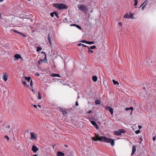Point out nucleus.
<instances>
[{
  "label": "nucleus",
  "instance_id": "1",
  "mask_svg": "<svg viewBox=\"0 0 156 156\" xmlns=\"http://www.w3.org/2000/svg\"><path fill=\"white\" fill-rule=\"evenodd\" d=\"M95 138L94 137H91L92 139L95 141L99 140L100 141L105 142L108 143H110L112 146H114V145L115 142L113 139H109L104 136L100 137L98 135L96 134H95Z\"/></svg>",
  "mask_w": 156,
  "mask_h": 156
},
{
  "label": "nucleus",
  "instance_id": "2",
  "mask_svg": "<svg viewBox=\"0 0 156 156\" xmlns=\"http://www.w3.org/2000/svg\"><path fill=\"white\" fill-rule=\"evenodd\" d=\"M77 8L79 10L85 13H87L88 12V8L87 6L83 4L78 5Z\"/></svg>",
  "mask_w": 156,
  "mask_h": 156
},
{
  "label": "nucleus",
  "instance_id": "3",
  "mask_svg": "<svg viewBox=\"0 0 156 156\" xmlns=\"http://www.w3.org/2000/svg\"><path fill=\"white\" fill-rule=\"evenodd\" d=\"M53 6L59 9L67 8V6L63 4L55 3L53 4Z\"/></svg>",
  "mask_w": 156,
  "mask_h": 156
},
{
  "label": "nucleus",
  "instance_id": "4",
  "mask_svg": "<svg viewBox=\"0 0 156 156\" xmlns=\"http://www.w3.org/2000/svg\"><path fill=\"white\" fill-rule=\"evenodd\" d=\"M125 132V131L124 129H120L117 131H115L114 133L116 135L119 136L121 135L122 133H124Z\"/></svg>",
  "mask_w": 156,
  "mask_h": 156
},
{
  "label": "nucleus",
  "instance_id": "5",
  "mask_svg": "<svg viewBox=\"0 0 156 156\" xmlns=\"http://www.w3.org/2000/svg\"><path fill=\"white\" fill-rule=\"evenodd\" d=\"M133 14L130 13H127L124 15V17L125 18H133Z\"/></svg>",
  "mask_w": 156,
  "mask_h": 156
},
{
  "label": "nucleus",
  "instance_id": "6",
  "mask_svg": "<svg viewBox=\"0 0 156 156\" xmlns=\"http://www.w3.org/2000/svg\"><path fill=\"white\" fill-rule=\"evenodd\" d=\"M3 76L2 78L5 82H6L7 80V78L8 77L9 75L7 74V73L6 72L3 73Z\"/></svg>",
  "mask_w": 156,
  "mask_h": 156
},
{
  "label": "nucleus",
  "instance_id": "7",
  "mask_svg": "<svg viewBox=\"0 0 156 156\" xmlns=\"http://www.w3.org/2000/svg\"><path fill=\"white\" fill-rule=\"evenodd\" d=\"M14 57H15L14 59V60L15 61L17 60L19 58H20L22 60H23L21 55L20 54H16L14 56Z\"/></svg>",
  "mask_w": 156,
  "mask_h": 156
},
{
  "label": "nucleus",
  "instance_id": "8",
  "mask_svg": "<svg viewBox=\"0 0 156 156\" xmlns=\"http://www.w3.org/2000/svg\"><path fill=\"white\" fill-rule=\"evenodd\" d=\"M43 62L47 63V60L46 58V56L45 55V58L44 59H40L38 61V63L39 64H41Z\"/></svg>",
  "mask_w": 156,
  "mask_h": 156
},
{
  "label": "nucleus",
  "instance_id": "9",
  "mask_svg": "<svg viewBox=\"0 0 156 156\" xmlns=\"http://www.w3.org/2000/svg\"><path fill=\"white\" fill-rule=\"evenodd\" d=\"M105 109L107 111H108L111 113V115H113V109L110 107H106Z\"/></svg>",
  "mask_w": 156,
  "mask_h": 156
},
{
  "label": "nucleus",
  "instance_id": "10",
  "mask_svg": "<svg viewBox=\"0 0 156 156\" xmlns=\"http://www.w3.org/2000/svg\"><path fill=\"white\" fill-rule=\"evenodd\" d=\"M48 40L49 41V43L51 45H52V43L54 42V40L52 38H51L49 36V34H48Z\"/></svg>",
  "mask_w": 156,
  "mask_h": 156
},
{
  "label": "nucleus",
  "instance_id": "11",
  "mask_svg": "<svg viewBox=\"0 0 156 156\" xmlns=\"http://www.w3.org/2000/svg\"><path fill=\"white\" fill-rule=\"evenodd\" d=\"M24 78H23H23H22L21 80V81L22 83L23 84V85L25 87H27V88H29V86L27 84L26 82L25 81H24Z\"/></svg>",
  "mask_w": 156,
  "mask_h": 156
},
{
  "label": "nucleus",
  "instance_id": "12",
  "mask_svg": "<svg viewBox=\"0 0 156 156\" xmlns=\"http://www.w3.org/2000/svg\"><path fill=\"white\" fill-rule=\"evenodd\" d=\"M31 137L30 139L31 140H36L37 139V137L33 133H30Z\"/></svg>",
  "mask_w": 156,
  "mask_h": 156
},
{
  "label": "nucleus",
  "instance_id": "13",
  "mask_svg": "<svg viewBox=\"0 0 156 156\" xmlns=\"http://www.w3.org/2000/svg\"><path fill=\"white\" fill-rule=\"evenodd\" d=\"M32 150L34 152H36L38 150V149L36 146L33 145L32 147Z\"/></svg>",
  "mask_w": 156,
  "mask_h": 156
},
{
  "label": "nucleus",
  "instance_id": "14",
  "mask_svg": "<svg viewBox=\"0 0 156 156\" xmlns=\"http://www.w3.org/2000/svg\"><path fill=\"white\" fill-rule=\"evenodd\" d=\"M136 147L135 145H133L132 148V152L131 155H132L136 151Z\"/></svg>",
  "mask_w": 156,
  "mask_h": 156
},
{
  "label": "nucleus",
  "instance_id": "15",
  "mask_svg": "<svg viewBox=\"0 0 156 156\" xmlns=\"http://www.w3.org/2000/svg\"><path fill=\"white\" fill-rule=\"evenodd\" d=\"M60 110L62 112V114L66 116V111L65 109H63L62 108H60Z\"/></svg>",
  "mask_w": 156,
  "mask_h": 156
},
{
  "label": "nucleus",
  "instance_id": "16",
  "mask_svg": "<svg viewBox=\"0 0 156 156\" xmlns=\"http://www.w3.org/2000/svg\"><path fill=\"white\" fill-rule=\"evenodd\" d=\"M91 123L92 124V125H93V126H94L95 127V128L97 129H98V126L96 122L95 121H92L91 122Z\"/></svg>",
  "mask_w": 156,
  "mask_h": 156
},
{
  "label": "nucleus",
  "instance_id": "17",
  "mask_svg": "<svg viewBox=\"0 0 156 156\" xmlns=\"http://www.w3.org/2000/svg\"><path fill=\"white\" fill-rule=\"evenodd\" d=\"M57 156H64V154L61 152L58 151L57 153Z\"/></svg>",
  "mask_w": 156,
  "mask_h": 156
},
{
  "label": "nucleus",
  "instance_id": "18",
  "mask_svg": "<svg viewBox=\"0 0 156 156\" xmlns=\"http://www.w3.org/2000/svg\"><path fill=\"white\" fill-rule=\"evenodd\" d=\"M10 126H9V125L5 127V129L6 130V132H10L11 129H10Z\"/></svg>",
  "mask_w": 156,
  "mask_h": 156
},
{
  "label": "nucleus",
  "instance_id": "19",
  "mask_svg": "<svg viewBox=\"0 0 156 156\" xmlns=\"http://www.w3.org/2000/svg\"><path fill=\"white\" fill-rule=\"evenodd\" d=\"M23 78H24L25 80H27L28 83L31 81V78L30 77H23Z\"/></svg>",
  "mask_w": 156,
  "mask_h": 156
},
{
  "label": "nucleus",
  "instance_id": "20",
  "mask_svg": "<svg viewBox=\"0 0 156 156\" xmlns=\"http://www.w3.org/2000/svg\"><path fill=\"white\" fill-rule=\"evenodd\" d=\"M92 80L94 82H96L97 80V77L96 76H94L92 77Z\"/></svg>",
  "mask_w": 156,
  "mask_h": 156
},
{
  "label": "nucleus",
  "instance_id": "21",
  "mask_svg": "<svg viewBox=\"0 0 156 156\" xmlns=\"http://www.w3.org/2000/svg\"><path fill=\"white\" fill-rule=\"evenodd\" d=\"M51 76H52L53 77H56V76L58 77H60L59 75L58 74H55V73H53V74H52L51 75Z\"/></svg>",
  "mask_w": 156,
  "mask_h": 156
},
{
  "label": "nucleus",
  "instance_id": "22",
  "mask_svg": "<svg viewBox=\"0 0 156 156\" xmlns=\"http://www.w3.org/2000/svg\"><path fill=\"white\" fill-rule=\"evenodd\" d=\"M112 81H113V84L114 85H116V84H117L118 85L119 84V82H117V81H115V80H112Z\"/></svg>",
  "mask_w": 156,
  "mask_h": 156
},
{
  "label": "nucleus",
  "instance_id": "23",
  "mask_svg": "<svg viewBox=\"0 0 156 156\" xmlns=\"http://www.w3.org/2000/svg\"><path fill=\"white\" fill-rule=\"evenodd\" d=\"M95 103L96 105H99L100 104V101L99 100H97L95 101Z\"/></svg>",
  "mask_w": 156,
  "mask_h": 156
},
{
  "label": "nucleus",
  "instance_id": "24",
  "mask_svg": "<svg viewBox=\"0 0 156 156\" xmlns=\"http://www.w3.org/2000/svg\"><path fill=\"white\" fill-rule=\"evenodd\" d=\"M94 44V41H87V44Z\"/></svg>",
  "mask_w": 156,
  "mask_h": 156
},
{
  "label": "nucleus",
  "instance_id": "25",
  "mask_svg": "<svg viewBox=\"0 0 156 156\" xmlns=\"http://www.w3.org/2000/svg\"><path fill=\"white\" fill-rule=\"evenodd\" d=\"M41 95L40 93L39 92H38V98L39 99H41Z\"/></svg>",
  "mask_w": 156,
  "mask_h": 156
},
{
  "label": "nucleus",
  "instance_id": "26",
  "mask_svg": "<svg viewBox=\"0 0 156 156\" xmlns=\"http://www.w3.org/2000/svg\"><path fill=\"white\" fill-rule=\"evenodd\" d=\"M96 47L95 45H93L92 46H91L90 48L88 47V48L89 49H94L96 48Z\"/></svg>",
  "mask_w": 156,
  "mask_h": 156
},
{
  "label": "nucleus",
  "instance_id": "27",
  "mask_svg": "<svg viewBox=\"0 0 156 156\" xmlns=\"http://www.w3.org/2000/svg\"><path fill=\"white\" fill-rule=\"evenodd\" d=\"M42 49V48L41 47H37V51H40Z\"/></svg>",
  "mask_w": 156,
  "mask_h": 156
},
{
  "label": "nucleus",
  "instance_id": "28",
  "mask_svg": "<svg viewBox=\"0 0 156 156\" xmlns=\"http://www.w3.org/2000/svg\"><path fill=\"white\" fill-rule=\"evenodd\" d=\"M30 86L32 88H33V83H32V80H31V81H30Z\"/></svg>",
  "mask_w": 156,
  "mask_h": 156
},
{
  "label": "nucleus",
  "instance_id": "29",
  "mask_svg": "<svg viewBox=\"0 0 156 156\" xmlns=\"http://www.w3.org/2000/svg\"><path fill=\"white\" fill-rule=\"evenodd\" d=\"M89 50L88 51V53H93L94 52V51L92 50H90V49H88Z\"/></svg>",
  "mask_w": 156,
  "mask_h": 156
},
{
  "label": "nucleus",
  "instance_id": "30",
  "mask_svg": "<svg viewBox=\"0 0 156 156\" xmlns=\"http://www.w3.org/2000/svg\"><path fill=\"white\" fill-rule=\"evenodd\" d=\"M55 15L58 18V13L56 12H54Z\"/></svg>",
  "mask_w": 156,
  "mask_h": 156
},
{
  "label": "nucleus",
  "instance_id": "31",
  "mask_svg": "<svg viewBox=\"0 0 156 156\" xmlns=\"http://www.w3.org/2000/svg\"><path fill=\"white\" fill-rule=\"evenodd\" d=\"M134 1L135 2V3L134 4V6H136L137 5L138 1H137V0H134Z\"/></svg>",
  "mask_w": 156,
  "mask_h": 156
},
{
  "label": "nucleus",
  "instance_id": "32",
  "mask_svg": "<svg viewBox=\"0 0 156 156\" xmlns=\"http://www.w3.org/2000/svg\"><path fill=\"white\" fill-rule=\"evenodd\" d=\"M80 42H81L83 43H85L87 44V41H86L85 40H82L80 41Z\"/></svg>",
  "mask_w": 156,
  "mask_h": 156
},
{
  "label": "nucleus",
  "instance_id": "33",
  "mask_svg": "<svg viewBox=\"0 0 156 156\" xmlns=\"http://www.w3.org/2000/svg\"><path fill=\"white\" fill-rule=\"evenodd\" d=\"M130 110H131V112L130 113V114H132V111L133 110V108L132 107H130Z\"/></svg>",
  "mask_w": 156,
  "mask_h": 156
},
{
  "label": "nucleus",
  "instance_id": "34",
  "mask_svg": "<svg viewBox=\"0 0 156 156\" xmlns=\"http://www.w3.org/2000/svg\"><path fill=\"white\" fill-rule=\"evenodd\" d=\"M76 27L78 29H79L80 30H81V27H80V26L79 25H77L76 26Z\"/></svg>",
  "mask_w": 156,
  "mask_h": 156
},
{
  "label": "nucleus",
  "instance_id": "35",
  "mask_svg": "<svg viewBox=\"0 0 156 156\" xmlns=\"http://www.w3.org/2000/svg\"><path fill=\"white\" fill-rule=\"evenodd\" d=\"M135 133L136 134H138L140 133V130H136L135 131Z\"/></svg>",
  "mask_w": 156,
  "mask_h": 156
},
{
  "label": "nucleus",
  "instance_id": "36",
  "mask_svg": "<svg viewBox=\"0 0 156 156\" xmlns=\"http://www.w3.org/2000/svg\"><path fill=\"white\" fill-rule=\"evenodd\" d=\"M5 138L7 140H8L9 139V137L7 136H5Z\"/></svg>",
  "mask_w": 156,
  "mask_h": 156
},
{
  "label": "nucleus",
  "instance_id": "37",
  "mask_svg": "<svg viewBox=\"0 0 156 156\" xmlns=\"http://www.w3.org/2000/svg\"><path fill=\"white\" fill-rule=\"evenodd\" d=\"M147 2L146 1H145L140 6V7L141 6H143L145 3L146 4L147 3Z\"/></svg>",
  "mask_w": 156,
  "mask_h": 156
},
{
  "label": "nucleus",
  "instance_id": "38",
  "mask_svg": "<svg viewBox=\"0 0 156 156\" xmlns=\"http://www.w3.org/2000/svg\"><path fill=\"white\" fill-rule=\"evenodd\" d=\"M54 12H51L50 14V15H51V16L52 17H53L54 16Z\"/></svg>",
  "mask_w": 156,
  "mask_h": 156
},
{
  "label": "nucleus",
  "instance_id": "39",
  "mask_svg": "<svg viewBox=\"0 0 156 156\" xmlns=\"http://www.w3.org/2000/svg\"><path fill=\"white\" fill-rule=\"evenodd\" d=\"M130 110V108H125V110L126 111H127L128 110Z\"/></svg>",
  "mask_w": 156,
  "mask_h": 156
},
{
  "label": "nucleus",
  "instance_id": "40",
  "mask_svg": "<svg viewBox=\"0 0 156 156\" xmlns=\"http://www.w3.org/2000/svg\"><path fill=\"white\" fill-rule=\"evenodd\" d=\"M92 111L91 110H90L89 111H88V112H87V113H88V114H89V113H91L92 112Z\"/></svg>",
  "mask_w": 156,
  "mask_h": 156
},
{
  "label": "nucleus",
  "instance_id": "41",
  "mask_svg": "<svg viewBox=\"0 0 156 156\" xmlns=\"http://www.w3.org/2000/svg\"><path fill=\"white\" fill-rule=\"evenodd\" d=\"M153 140V141H154L155 140L156 138L154 136L152 138Z\"/></svg>",
  "mask_w": 156,
  "mask_h": 156
},
{
  "label": "nucleus",
  "instance_id": "42",
  "mask_svg": "<svg viewBox=\"0 0 156 156\" xmlns=\"http://www.w3.org/2000/svg\"><path fill=\"white\" fill-rule=\"evenodd\" d=\"M76 105L77 106H78L79 105V104L77 101H76Z\"/></svg>",
  "mask_w": 156,
  "mask_h": 156
},
{
  "label": "nucleus",
  "instance_id": "43",
  "mask_svg": "<svg viewBox=\"0 0 156 156\" xmlns=\"http://www.w3.org/2000/svg\"><path fill=\"white\" fill-rule=\"evenodd\" d=\"M81 45H82V44H81V43L78 44H77V46H80Z\"/></svg>",
  "mask_w": 156,
  "mask_h": 156
},
{
  "label": "nucleus",
  "instance_id": "44",
  "mask_svg": "<svg viewBox=\"0 0 156 156\" xmlns=\"http://www.w3.org/2000/svg\"><path fill=\"white\" fill-rule=\"evenodd\" d=\"M30 89L34 93V90H33V88H30Z\"/></svg>",
  "mask_w": 156,
  "mask_h": 156
},
{
  "label": "nucleus",
  "instance_id": "45",
  "mask_svg": "<svg viewBox=\"0 0 156 156\" xmlns=\"http://www.w3.org/2000/svg\"><path fill=\"white\" fill-rule=\"evenodd\" d=\"M82 45H83L84 47H87L88 48V47L87 46V45H84L83 44H82Z\"/></svg>",
  "mask_w": 156,
  "mask_h": 156
},
{
  "label": "nucleus",
  "instance_id": "46",
  "mask_svg": "<svg viewBox=\"0 0 156 156\" xmlns=\"http://www.w3.org/2000/svg\"><path fill=\"white\" fill-rule=\"evenodd\" d=\"M13 31L14 32H15L17 33H18V32L16 30H14Z\"/></svg>",
  "mask_w": 156,
  "mask_h": 156
},
{
  "label": "nucleus",
  "instance_id": "47",
  "mask_svg": "<svg viewBox=\"0 0 156 156\" xmlns=\"http://www.w3.org/2000/svg\"><path fill=\"white\" fill-rule=\"evenodd\" d=\"M36 75H37V76H39L40 74L39 73H37L36 74Z\"/></svg>",
  "mask_w": 156,
  "mask_h": 156
},
{
  "label": "nucleus",
  "instance_id": "48",
  "mask_svg": "<svg viewBox=\"0 0 156 156\" xmlns=\"http://www.w3.org/2000/svg\"><path fill=\"white\" fill-rule=\"evenodd\" d=\"M77 25L76 24H73V25H72L71 26H75L76 27V26Z\"/></svg>",
  "mask_w": 156,
  "mask_h": 156
},
{
  "label": "nucleus",
  "instance_id": "49",
  "mask_svg": "<svg viewBox=\"0 0 156 156\" xmlns=\"http://www.w3.org/2000/svg\"><path fill=\"white\" fill-rule=\"evenodd\" d=\"M34 106L35 108H37V106L36 105H34Z\"/></svg>",
  "mask_w": 156,
  "mask_h": 156
},
{
  "label": "nucleus",
  "instance_id": "50",
  "mask_svg": "<svg viewBox=\"0 0 156 156\" xmlns=\"http://www.w3.org/2000/svg\"><path fill=\"white\" fill-rule=\"evenodd\" d=\"M138 127H139V129H141V127H142L141 126H139Z\"/></svg>",
  "mask_w": 156,
  "mask_h": 156
},
{
  "label": "nucleus",
  "instance_id": "51",
  "mask_svg": "<svg viewBox=\"0 0 156 156\" xmlns=\"http://www.w3.org/2000/svg\"><path fill=\"white\" fill-rule=\"evenodd\" d=\"M119 24L121 26H122V23L121 22L119 23Z\"/></svg>",
  "mask_w": 156,
  "mask_h": 156
},
{
  "label": "nucleus",
  "instance_id": "52",
  "mask_svg": "<svg viewBox=\"0 0 156 156\" xmlns=\"http://www.w3.org/2000/svg\"><path fill=\"white\" fill-rule=\"evenodd\" d=\"M4 0H0V2H3Z\"/></svg>",
  "mask_w": 156,
  "mask_h": 156
},
{
  "label": "nucleus",
  "instance_id": "53",
  "mask_svg": "<svg viewBox=\"0 0 156 156\" xmlns=\"http://www.w3.org/2000/svg\"><path fill=\"white\" fill-rule=\"evenodd\" d=\"M18 34H21V35H22V33H21V32H18Z\"/></svg>",
  "mask_w": 156,
  "mask_h": 156
},
{
  "label": "nucleus",
  "instance_id": "54",
  "mask_svg": "<svg viewBox=\"0 0 156 156\" xmlns=\"http://www.w3.org/2000/svg\"><path fill=\"white\" fill-rule=\"evenodd\" d=\"M22 35H23L24 37H26V35L23 34H22Z\"/></svg>",
  "mask_w": 156,
  "mask_h": 156
},
{
  "label": "nucleus",
  "instance_id": "55",
  "mask_svg": "<svg viewBox=\"0 0 156 156\" xmlns=\"http://www.w3.org/2000/svg\"><path fill=\"white\" fill-rule=\"evenodd\" d=\"M32 156H37V155L36 154H34V155H33Z\"/></svg>",
  "mask_w": 156,
  "mask_h": 156
},
{
  "label": "nucleus",
  "instance_id": "56",
  "mask_svg": "<svg viewBox=\"0 0 156 156\" xmlns=\"http://www.w3.org/2000/svg\"><path fill=\"white\" fill-rule=\"evenodd\" d=\"M144 9V6L142 8V9L143 10Z\"/></svg>",
  "mask_w": 156,
  "mask_h": 156
},
{
  "label": "nucleus",
  "instance_id": "57",
  "mask_svg": "<svg viewBox=\"0 0 156 156\" xmlns=\"http://www.w3.org/2000/svg\"><path fill=\"white\" fill-rule=\"evenodd\" d=\"M42 53H45L44 52H43V51H42Z\"/></svg>",
  "mask_w": 156,
  "mask_h": 156
},
{
  "label": "nucleus",
  "instance_id": "58",
  "mask_svg": "<svg viewBox=\"0 0 156 156\" xmlns=\"http://www.w3.org/2000/svg\"><path fill=\"white\" fill-rule=\"evenodd\" d=\"M93 12V11L92 10H91L90 11V12Z\"/></svg>",
  "mask_w": 156,
  "mask_h": 156
},
{
  "label": "nucleus",
  "instance_id": "59",
  "mask_svg": "<svg viewBox=\"0 0 156 156\" xmlns=\"http://www.w3.org/2000/svg\"><path fill=\"white\" fill-rule=\"evenodd\" d=\"M38 106L39 107H41V105H38Z\"/></svg>",
  "mask_w": 156,
  "mask_h": 156
},
{
  "label": "nucleus",
  "instance_id": "60",
  "mask_svg": "<svg viewBox=\"0 0 156 156\" xmlns=\"http://www.w3.org/2000/svg\"><path fill=\"white\" fill-rule=\"evenodd\" d=\"M31 22H32L33 21H32V20H31Z\"/></svg>",
  "mask_w": 156,
  "mask_h": 156
},
{
  "label": "nucleus",
  "instance_id": "61",
  "mask_svg": "<svg viewBox=\"0 0 156 156\" xmlns=\"http://www.w3.org/2000/svg\"><path fill=\"white\" fill-rule=\"evenodd\" d=\"M143 88H144V89H145V87H143Z\"/></svg>",
  "mask_w": 156,
  "mask_h": 156
}]
</instances>
